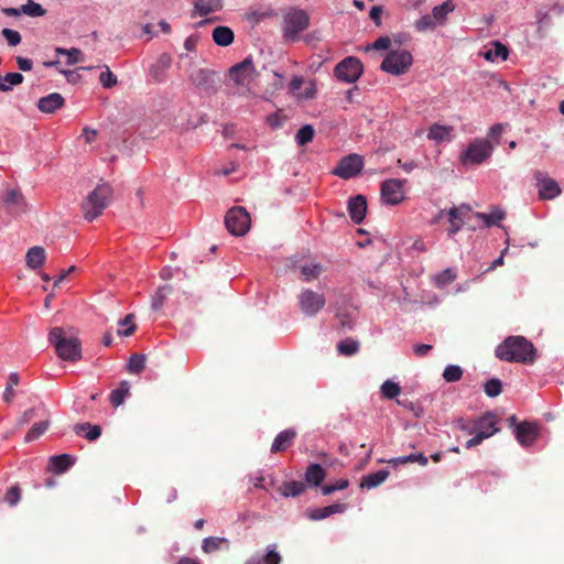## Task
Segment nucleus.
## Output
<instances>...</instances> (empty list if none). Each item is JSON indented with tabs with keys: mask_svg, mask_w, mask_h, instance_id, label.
Returning a JSON list of instances; mask_svg holds the SVG:
<instances>
[{
	"mask_svg": "<svg viewBox=\"0 0 564 564\" xmlns=\"http://www.w3.org/2000/svg\"><path fill=\"white\" fill-rule=\"evenodd\" d=\"M413 63V57L409 51H390L383 58L380 69L388 74L399 76L408 72Z\"/></svg>",
	"mask_w": 564,
	"mask_h": 564,
	"instance_id": "obj_5",
	"label": "nucleus"
},
{
	"mask_svg": "<svg viewBox=\"0 0 564 564\" xmlns=\"http://www.w3.org/2000/svg\"><path fill=\"white\" fill-rule=\"evenodd\" d=\"M130 383L127 380H123L119 383V387L111 391L110 393V402L115 408L123 404L126 397L129 394Z\"/></svg>",
	"mask_w": 564,
	"mask_h": 564,
	"instance_id": "obj_31",
	"label": "nucleus"
},
{
	"mask_svg": "<svg viewBox=\"0 0 564 564\" xmlns=\"http://www.w3.org/2000/svg\"><path fill=\"white\" fill-rule=\"evenodd\" d=\"M381 393L384 398L392 400L400 393V387L398 383L387 380L381 386Z\"/></svg>",
	"mask_w": 564,
	"mask_h": 564,
	"instance_id": "obj_49",
	"label": "nucleus"
},
{
	"mask_svg": "<svg viewBox=\"0 0 564 564\" xmlns=\"http://www.w3.org/2000/svg\"><path fill=\"white\" fill-rule=\"evenodd\" d=\"M21 497V487L18 484H15L6 491L2 501L7 503L9 507H15L20 502Z\"/></svg>",
	"mask_w": 564,
	"mask_h": 564,
	"instance_id": "obj_41",
	"label": "nucleus"
},
{
	"mask_svg": "<svg viewBox=\"0 0 564 564\" xmlns=\"http://www.w3.org/2000/svg\"><path fill=\"white\" fill-rule=\"evenodd\" d=\"M174 286L172 284L160 285L151 299V308L154 312H159L163 306L169 296L173 293Z\"/></svg>",
	"mask_w": 564,
	"mask_h": 564,
	"instance_id": "obj_23",
	"label": "nucleus"
},
{
	"mask_svg": "<svg viewBox=\"0 0 564 564\" xmlns=\"http://www.w3.org/2000/svg\"><path fill=\"white\" fill-rule=\"evenodd\" d=\"M368 204L366 196L358 194L348 200V213L355 224H361L367 215Z\"/></svg>",
	"mask_w": 564,
	"mask_h": 564,
	"instance_id": "obj_16",
	"label": "nucleus"
},
{
	"mask_svg": "<svg viewBox=\"0 0 564 564\" xmlns=\"http://www.w3.org/2000/svg\"><path fill=\"white\" fill-rule=\"evenodd\" d=\"M172 57L167 53H162L156 63L151 66L150 74L158 83L163 80L164 72L171 66Z\"/></svg>",
	"mask_w": 564,
	"mask_h": 564,
	"instance_id": "obj_25",
	"label": "nucleus"
},
{
	"mask_svg": "<svg viewBox=\"0 0 564 564\" xmlns=\"http://www.w3.org/2000/svg\"><path fill=\"white\" fill-rule=\"evenodd\" d=\"M495 434V430L491 431H478L476 435L466 442V447L471 448L479 445L484 440Z\"/></svg>",
	"mask_w": 564,
	"mask_h": 564,
	"instance_id": "obj_52",
	"label": "nucleus"
},
{
	"mask_svg": "<svg viewBox=\"0 0 564 564\" xmlns=\"http://www.w3.org/2000/svg\"><path fill=\"white\" fill-rule=\"evenodd\" d=\"M314 135H315V129L313 128V126L304 124L296 132L295 141L299 147H304L313 140Z\"/></svg>",
	"mask_w": 564,
	"mask_h": 564,
	"instance_id": "obj_38",
	"label": "nucleus"
},
{
	"mask_svg": "<svg viewBox=\"0 0 564 564\" xmlns=\"http://www.w3.org/2000/svg\"><path fill=\"white\" fill-rule=\"evenodd\" d=\"M86 430H87V433H86L85 437L90 442L96 441L101 435L100 425H91L90 423H78L74 426V432L76 434H80L82 432H84Z\"/></svg>",
	"mask_w": 564,
	"mask_h": 564,
	"instance_id": "obj_33",
	"label": "nucleus"
},
{
	"mask_svg": "<svg viewBox=\"0 0 564 564\" xmlns=\"http://www.w3.org/2000/svg\"><path fill=\"white\" fill-rule=\"evenodd\" d=\"M1 206L12 217H18L28 210L26 199L19 188L9 189L1 198Z\"/></svg>",
	"mask_w": 564,
	"mask_h": 564,
	"instance_id": "obj_11",
	"label": "nucleus"
},
{
	"mask_svg": "<svg viewBox=\"0 0 564 564\" xmlns=\"http://www.w3.org/2000/svg\"><path fill=\"white\" fill-rule=\"evenodd\" d=\"M15 61L21 70L29 72L32 69L33 62L30 58L17 56Z\"/></svg>",
	"mask_w": 564,
	"mask_h": 564,
	"instance_id": "obj_63",
	"label": "nucleus"
},
{
	"mask_svg": "<svg viewBox=\"0 0 564 564\" xmlns=\"http://www.w3.org/2000/svg\"><path fill=\"white\" fill-rule=\"evenodd\" d=\"M112 193L113 189L109 183L101 182L98 184L82 203L84 218L87 221H93L99 217L108 207Z\"/></svg>",
	"mask_w": 564,
	"mask_h": 564,
	"instance_id": "obj_3",
	"label": "nucleus"
},
{
	"mask_svg": "<svg viewBox=\"0 0 564 564\" xmlns=\"http://www.w3.org/2000/svg\"><path fill=\"white\" fill-rule=\"evenodd\" d=\"M390 471L388 469H380L376 473L368 474L362 477L360 487L372 489L381 485L389 477Z\"/></svg>",
	"mask_w": 564,
	"mask_h": 564,
	"instance_id": "obj_27",
	"label": "nucleus"
},
{
	"mask_svg": "<svg viewBox=\"0 0 564 564\" xmlns=\"http://www.w3.org/2000/svg\"><path fill=\"white\" fill-rule=\"evenodd\" d=\"M64 104L65 99L61 94L52 93L39 99L37 108L44 113H54L57 109L62 108Z\"/></svg>",
	"mask_w": 564,
	"mask_h": 564,
	"instance_id": "obj_18",
	"label": "nucleus"
},
{
	"mask_svg": "<svg viewBox=\"0 0 564 564\" xmlns=\"http://www.w3.org/2000/svg\"><path fill=\"white\" fill-rule=\"evenodd\" d=\"M362 167L364 158L359 154L351 153L340 159L337 166L333 170V174L343 180H349L357 176Z\"/></svg>",
	"mask_w": 564,
	"mask_h": 564,
	"instance_id": "obj_9",
	"label": "nucleus"
},
{
	"mask_svg": "<svg viewBox=\"0 0 564 564\" xmlns=\"http://www.w3.org/2000/svg\"><path fill=\"white\" fill-rule=\"evenodd\" d=\"M194 8L199 15L204 17L212 12L219 11L223 8V3L221 0H196Z\"/></svg>",
	"mask_w": 564,
	"mask_h": 564,
	"instance_id": "obj_29",
	"label": "nucleus"
},
{
	"mask_svg": "<svg viewBox=\"0 0 564 564\" xmlns=\"http://www.w3.org/2000/svg\"><path fill=\"white\" fill-rule=\"evenodd\" d=\"M405 180L389 178L381 183V198L387 205H399L404 199Z\"/></svg>",
	"mask_w": 564,
	"mask_h": 564,
	"instance_id": "obj_14",
	"label": "nucleus"
},
{
	"mask_svg": "<svg viewBox=\"0 0 564 564\" xmlns=\"http://www.w3.org/2000/svg\"><path fill=\"white\" fill-rule=\"evenodd\" d=\"M191 80L196 87L203 89L208 95L216 94L221 83L218 72L206 68H200L192 74Z\"/></svg>",
	"mask_w": 564,
	"mask_h": 564,
	"instance_id": "obj_8",
	"label": "nucleus"
},
{
	"mask_svg": "<svg viewBox=\"0 0 564 564\" xmlns=\"http://www.w3.org/2000/svg\"><path fill=\"white\" fill-rule=\"evenodd\" d=\"M347 505L346 503H334L324 508H316L308 510V518L313 521H318L326 519L327 517L335 514V513H343L346 511Z\"/></svg>",
	"mask_w": 564,
	"mask_h": 564,
	"instance_id": "obj_21",
	"label": "nucleus"
},
{
	"mask_svg": "<svg viewBox=\"0 0 564 564\" xmlns=\"http://www.w3.org/2000/svg\"><path fill=\"white\" fill-rule=\"evenodd\" d=\"M415 28L420 32L432 30L435 28V20L433 17L425 14L415 22Z\"/></svg>",
	"mask_w": 564,
	"mask_h": 564,
	"instance_id": "obj_54",
	"label": "nucleus"
},
{
	"mask_svg": "<svg viewBox=\"0 0 564 564\" xmlns=\"http://www.w3.org/2000/svg\"><path fill=\"white\" fill-rule=\"evenodd\" d=\"M282 561L281 555L276 552V545L272 544L268 547L267 553L262 557V562L258 561L257 564H280Z\"/></svg>",
	"mask_w": 564,
	"mask_h": 564,
	"instance_id": "obj_48",
	"label": "nucleus"
},
{
	"mask_svg": "<svg viewBox=\"0 0 564 564\" xmlns=\"http://www.w3.org/2000/svg\"><path fill=\"white\" fill-rule=\"evenodd\" d=\"M326 478V471L322 465L312 463L307 466L305 471V481L311 487H322L323 481Z\"/></svg>",
	"mask_w": 564,
	"mask_h": 564,
	"instance_id": "obj_20",
	"label": "nucleus"
},
{
	"mask_svg": "<svg viewBox=\"0 0 564 564\" xmlns=\"http://www.w3.org/2000/svg\"><path fill=\"white\" fill-rule=\"evenodd\" d=\"M433 346L429 344H416L413 346L414 354L417 357H424L427 352L432 350Z\"/></svg>",
	"mask_w": 564,
	"mask_h": 564,
	"instance_id": "obj_64",
	"label": "nucleus"
},
{
	"mask_svg": "<svg viewBox=\"0 0 564 564\" xmlns=\"http://www.w3.org/2000/svg\"><path fill=\"white\" fill-rule=\"evenodd\" d=\"M359 349V343L352 338H346L337 344V350L344 356H351Z\"/></svg>",
	"mask_w": 564,
	"mask_h": 564,
	"instance_id": "obj_44",
	"label": "nucleus"
},
{
	"mask_svg": "<svg viewBox=\"0 0 564 564\" xmlns=\"http://www.w3.org/2000/svg\"><path fill=\"white\" fill-rule=\"evenodd\" d=\"M19 384V375L17 372H11L8 378V384L3 392V400L7 403H10L14 397L13 386Z\"/></svg>",
	"mask_w": 564,
	"mask_h": 564,
	"instance_id": "obj_47",
	"label": "nucleus"
},
{
	"mask_svg": "<svg viewBox=\"0 0 564 564\" xmlns=\"http://www.w3.org/2000/svg\"><path fill=\"white\" fill-rule=\"evenodd\" d=\"M453 128L448 126L433 124L429 131V139L443 141L448 140Z\"/></svg>",
	"mask_w": 564,
	"mask_h": 564,
	"instance_id": "obj_37",
	"label": "nucleus"
},
{
	"mask_svg": "<svg viewBox=\"0 0 564 564\" xmlns=\"http://www.w3.org/2000/svg\"><path fill=\"white\" fill-rule=\"evenodd\" d=\"M306 490V485L302 481L292 480V481H284L279 487V492L283 497H299Z\"/></svg>",
	"mask_w": 564,
	"mask_h": 564,
	"instance_id": "obj_28",
	"label": "nucleus"
},
{
	"mask_svg": "<svg viewBox=\"0 0 564 564\" xmlns=\"http://www.w3.org/2000/svg\"><path fill=\"white\" fill-rule=\"evenodd\" d=\"M484 389H485V393L489 397V398H496L498 397L501 391H502V382L501 380L497 379V378H491L489 379L485 386H484Z\"/></svg>",
	"mask_w": 564,
	"mask_h": 564,
	"instance_id": "obj_45",
	"label": "nucleus"
},
{
	"mask_svg": "<svg viewBox=\"0 0 564 564\" xmlns=\"http://www.w3.org/2000/svg\"><path fill=\"white\" fill-rule=\"evenodd\" d=\"M228 74L238 86H246L251 78L259 75L254 68L251 56H248L242 62L232 65L228 69Z\"/></svg>",
	"mask_w": 564,
	"mask_h": 564,
	"instance_id": "obj_13",
	"label": "nucleus"
},
{
	"mask_svg": "<svg viewBox=\"0 0 564 564\" xmlns=\"http://www.w3.org/2000/svg\"><path fill=\"white\" fill-rule=\"evenodd\" d=\"M463 369L456 365H449L444 369L443 378L446 382H456L460 380Z\"/></svg>",
	"mask_w": 564,
	"mask_h": 564,
	"instance_id": "obj_46",
	"label": "nucleus"
},
{
	"mask_svg": "<svg viewBox=\"0 0 564 564\" xmlns=\"http://www.w3.org/2000/svg\"><path fill=\"white\" fill-rule=\"evenodd\" d=\"M391 45V39L388 36V35H383V36H380L378 37L371 45H368L366 47V51H369V50H377V51H380V50H388Z\"/></svg>",
	"mask_w": 564,
	"mask_h": 564,
	"instance_id": "obj_56",
	"label": "nucleus"
},
{
	"mask_svg": "<svg viewBox=\"0 0 564 564\" xmlns=\"http://www.w3.org/2000/svg\"><path fill=\"white\" fill-rule=\"evenodd\" d=\"M348 486H349V480L343 478V479L337 480L333 485L328 484V485L322 486V494L324 496H328V495H332L333 492H335L336 490H344Z\"/></svg>",
	"mask_w": 564,
	"mask_h": 564,
	"instance_id": "obj_50",
	"label": "nucleus"
},
{
	"mask_svg": "<svg viewBox=\"0 0 564 564\" xmlns=\"http://www.w3.org/2000/svg\"><path fill=\"white\" fill-rule=\"evenodd\" d=\"M337 319L339 321V327L341 329H352L354 327V323L350 319L349 315L348 314H344V313H337L336 315Z\"/></svg>",
	"mask_w": 564,
	"mask_h": 564,
	"instance_id": "obj_62",
	"label": "nucleus"
},
{
	"mask_svg": "<svg viewBox=\"0 0 564 564\" xmlns=\"http://www.w3.org/2000/svg\"><path fill=\"white\" fill-rule=\"evenodd\" d=\"M20 11H23V14L36 18L43 17L46 14V10L37 2L33 0H28L24 4L20 7Z\"/></svg>",
	"mask_w": 564,
	"mask_h": 564,
	"instance_id": "obj_36",
	"label": "nucleus"
},
{
	"mask_svg": "<svg viewBox=\"0 0 564 564\" xmlns=\"http://www.w3.org/2000/svg\"><path fill=\"white\" fill-rule=\"evenodd\" d=\"M383 12V8L381 6H375L371 8L369 12V18L373 21L377 26L381 25V14Z\"/></svg>",
	"mask_w": 564,
	"mask_h": 564,
	"instance_id": "obj_61",
	"label": "nucleus"
},
{
	"mask_svg": "<svg viewBox=\"0 0 564 564\" xmlns=\"http://www.w3.org/2000/svg\"><path fill=\"white\" fill-rule=\"evenodd\" d=\"M516 438L522 446H530L536 440L539 426L535 423L521 422L516 425Z\"/></svg>",
	"mask_w": 564,
	"mask_h": 564,
	"instance_id": "obj_17",
	"label": "nucleus"
},
{
	"mask_svg": "<svg viewBox=\"0 0 564 564\" xmlns=\"http://www.w3.org/2000/svg\"><path fill=\"white\" fill-rule=\"evenodd\" d=\"M1 34L10 46H17L21 43L22 37L18 31L6 28L1 31Z\"/></svg>",
	"mask_w": 564,
	"mask_h": 564,
	"instance_id": "obj_53",
	"label": "nucleus"
},
{
	"mask_svg": "<svg viewBox=\"0 0 564 564\" xmlns=\"http://www.w3.org/2000/svg\"><path fill=\"white\" fill-rule=\"evenodd\" d=\"M75 463V458L68 454H61L50 457V469L56 474L65 473Z\"/></svg>",
	"mask_w": 564,
	"mask_h": 564,
	"instance_id": "obj_24",
	"label": "nucleus"
},
{
	"mask_svg": "<svg viewBox=\"0 0 564 564\" xmlns=\"http://www.w3.org/2000/svg\"><path fill=\"white\" fill-rule=\"evenodd\" d=\"M67 56H68V59H67L68 65H74V64H77L83 61V53L79 48H76V47L69 48Z\"/></svg>",
	"mask_w": 564,
	"mask_h": 564,
	"instance_id": "obj_59",
	"label": "nucleus"
},
{
	"mask_svg": "<svg viewBox=\"0 0 564 564\" xmlns=\"http://www.w3.org/2000/svg\"><path fill=\"white\" fill-rule=\"evenodd\" d=\"M492 153V145L488 140H475L469 143L462 161L464 164H480L486 161Z\"/></svg>",
	"mask_w": 564,
	"mask_h": 564,
	"instance_id": "obj_10",
	"label": "nucleus"
},
{
	"mask_svg": "<svg viewBox=\"0 0 564 564\" xmlns=\"http://www.w3.org/2000/svg\"><path fill=\"white\" fill-rule=\"evenodd\" d=\"M250 215L245 207H231L225 216L227 230L237 237L245 236L250 228Z\"/></svg>",
	"mask_w": 564,
	"mask_h": 564,
	"instance_id": "obj_6",
	"label": "nucleus"
},
{
	"mask_svg": "<svg viewBox=\"0 0 564 564\" xmlns=\"http://www.w3.org/2000/svg\"><path fill=\"white\" fill-rule=\"evenodd\" d=\"M496 357L508 362L533 364L536 358V349L523 336H508L496 348Z\"/></svg>",
	"mask_w": 564,
	"mask_h": 564,
	"instance_id": "obj_1",
	"label": "nucleus"
},
{
	"mask_svg": "<svg viewBox=\"0 0 564 564\" xmlns=\"http://www.w3.org/2000/svg\"><path fill=\"white\" fill-rule=\"evenodd\" d=\"M404 459L408 460V463H419L421 466H425L429 463L427 457L422 453L406 455Z\"/></svg>",
	"mask_w": 564,
	"mask_h": 564,
	"instance_id": "obj_60",
	"label": "nucleus"
},
{
	"mask_svg": "<svg viewBox=\"0 0 564 564\" xmlns=\"http://www.w3.org/2000/svg\"><path fill=\"white\" fill-rule=\"evenodd\" d=\"M46 260L45 249L41 246H34L26 251L25 264L31 270H37L43 267Z\"/></svg>",
	"mask_w": 564,
	"mask_h": 564,
	"instance_id": "obj_19",
	"label": "nucleus"
},
{
	"mask_svg": "<svg viewBox=\"0 0 564 564\" xmlns=\"http://www.w3.org/2000/svg\"><path fill=\"white\" fill-rule=\"evenodd\" d=\"M455 425L460 431L467 432L468 434H474L477 431L476 421L470 423L466 422L463 417L455 420Z\"/></svg>",
	"mask_w": 564,
	"mask_h": 564,
	"instance_id": "obj_57",
	"label": "nucleus"
},
{
	"mask_svg": "<svg viewBox=\"0 0 564 564\" xmlns=\"http://www.w3.org/2000/svg\"><path fill=\"white\" fill-rule=\"evenodd\" d=\"M325 304V296L310 289L303 290L299 295L300 310L305 316L316 315Z\"/></svg>",
	"mask_w": 564,
	"mask_h": 564,
	"instance_id": "obj_12",
	"label": "nucleus"
},
{
	"mask_svg": "<svg viewBox=\"0 0 564 564\" xmlns=\"http://www.w3.org/2000/svg\"><path fill=\"white\" fill-rule=\"evenodd\" d=\"M456 279V274L452 269H445L436 276V283L438 285H447Z\"/></svg>",
	"mask_w": 564,
	"mask_h": 564,
	"instance_id": "obj_55",
	"label": "nucleus"
},
{
	"mask_svg": "<svg viewBox=\"0 0 564 564\" xmlns=\"http://www.w3.org/2000/svg\"><path fill=\"white\" fill-rule=\"evenodd\" d=\"M48 341L54 346L56 355L62 360L75 362L83 357L80 340L76 337H66L63 327L51 328Z\"/></svg>",
	"mask_w": 564,
	"mask_h": 564,
	"instance_id": "obj_2",
	"label": "nucleus"
},
{
	"mask_svg": "<svg viewBox=\"0 0 564 564\" xmlns=\"http://www.w3.org/2000/svg\"><path fill=\"white\" fill-rule=\"evenodd\" d=\"M213 40L219 46H228L234 42L235 34L234 31L224 25H218L213 30Z\"/></svg>",
	"mask_w": 564,
	"mask_h": 564,
	"instance_id": "obj_26",
	"label": "nucleus"
},
{
	"mask_svg": "<svg viewBox=\"0 0 564 564\" xmlns=\"http://www.w3.org/2000/svg\"><path fill=\"white\" fill-rule=\"evenodd\" d=\"M223 545L229 549V541L225 538L209 536L203 540L202 550L209 554L220 550Z\"/></svg>",
	"mask_w": 564,
	"mask_h": 564,
	"instance_id": "obj_32",
	"label": "nucleus"
},
{
	"mask_svg": "<svg viewBox=\"0 0 564 564\" xmlns=\"http://www.w3.org/2000/svg\"><path fill=\"white\" fill-rule=\"evenodd\" d=\"M534 177L541 199H553L561 194V188L555 180L545 176L542 172H536Z\"/></svg>",
	"mask_w": 564,
	"mask_h": 564,
	"instance_id": "obj_15",
	"label": "nucleus"
},
{
	"mask_svg": "<svg viewBox=\"0 0 564 564\" xmlns=\"http://www.w3.org/2000/svg\"><path fill=\"white\" fill-rule=\"evenodd\" d=\"M48 426H50L48 420L34 423L32 425V427L30 429V431L26 433L24 441L26 443H30V442L37 440L41 435H43L45 433V431L48 429Z\"/></svg>",
	"mask_w": 564,
	"mask_h": 564,
	"instance_id": "obj_39",
	"label": "nucleus"
},
{
	"mask_svg": "<svg viewBox=\"0 0 564 564\" xmlns=\"http://www.w3.org/2000/svg\"><path fill=\"white\" fill-rule=\"evenodd\" d=\"M310 25V15L302 9L291 8L282 20V31L286 40L296 41L299 34Z\"/></svg>",
	"mask_w": 564,
	"mask_h": 564,
	"instance_id": "obj_4",
	"label": "nucleus"
},
{
	"mask_svg": "<svg viewBox=\"0 0 564 564\" xmlns=\"http://www.w3.org/2000/svg\"><path fill=\"white\" fill-rule=\"evenodd\" d=\"M99 82L105 88H112L118 83L117 76L112 74L108 66H106V72L99 75Z\"/></svg>",
	"mask_w": 564,
	"mask_h": 564,
	"instance_id": "obj_51",
	"label": "nucleus"
},
{
	"mask_svg": "<svg viewBox=\"0 0 564 564\" xmlns=\"http://www.w3.org/2000/svg\"><path fill=\"white\" fill-rule=\"evenodd\" d=\"M147 356L144 354H133L127 365L130 373L140 375L145 368Z\"/></svg>",
	"mask_w": 564,
	"mask_h": 564,
	"instance_id": "obj_35",
	"label": "nucleus"
},
{
	"mask_svg": "<svg viewBox=\"0 0 564 564\" xmlns=\"http://www.w3.org/2000/svg\"><path fill=\"white\" fill-rule=\"evenodd\" d=\"M301 274L303 275L304 281H311L317 279L319 274L324 271L323 267L319 263L305 264L300 268Z\"/></svg>",
	"mask_w": 564,
	"mask_h": 564,
	"instance_id": "obj_43",
	"label": "nucleus"
},
{
	"mask_svg": "<svg viewBox=\"0 0 564 564\" xmlns=\"http://www.w3.org/2000/svg\"><path fill=\"white\" fill-rule=\"evenodd\" d=\"M494 416L492 412H486L482 416L476 420V432L495 430V433H497L499 429L496 426V422L492 421Z\"/></svg>",
	"mask_w": 564,
	"mask_h": 564,
	"instance_id": "obj_42",
	"label": "nucleus"
},
{
	"mask_svg": "<svg viewBox=\"0 0 564 564\" xmlns=\"http://www.w3.org/2000/svg\"><path fill=\"white\" fill-rule=\"evenodd\" d=\"M364 74V65L358 57L347 56L334 68L335 77L348 84L356 83Z\"/></svg>",
	"mask_w": 564,
	"mask_h": 564,
	"instance_id": "obj_7",
	"label": "nucleus"
},
{
	"mask_svg": "<svg viewBox=\"0 0 564 564\" xmlns=\"http://www.w3.org/2000/svg\"><path fill=\"white\" fill-rule=\"evenodd\" d=\"M296 436V432L293 429H288L279 433L271 446L272 453L284 452L293 442Z\"/></svg>",
	"mask_w": 564,
	"mask_h": 564,
	"instance_id": "obj_22",
	"label": "nucleus"
},
{
	"mask_svg": "<svg viewBox=\"0 0 564 564\" xmlns=\"http://www.w3.org/2000/svg\"><path fill=\"white\" fill-rule=\"evenodd\" d=\"M23 75L21 73H8L3 76V83H8V86H17L23 83Z\"/></svg>",
	"mask_w": 564,
	"mask_h": 564,
	"instance_id": "obj_58",
	"label": "nucleus"
},
{
	"mask_svg": "<svg viewBox=\"0 0 564 564\" xmlns=\"http://www.w3.org/2000/svg\"><path fill=\"white\" fill-rule=\"evenodd\" d=\"M509 55V50L506 45H503L500 42H495L494 47L485 52L484 57L487 61L494 62L496 58H501L502 61H506Z\"/></svg>",
	"mask_w": 564,
	"mask_h": 564,
	"instance_id": "obj_34",
	"label": "nucleus"
},
{
	"mask_svg": "<svg viewBox=\"0 0 564 564\" xmlns=\"http://www.w3.org/2000/svg\"><path fill=\"white\" fill-rule=\"evenodd\" d=\"M454 10L455 3L453 2V0H446L442 4L433 8V19L440 24H443L447 19V14L453 12Z\"/></svg>",
	"mask_w": 564,
	"mask_h": 564,
	"instance_id": "obj_30",
	"label": "nucleus"
},
{
	"mask_svg": "<svg viewBox=\"0 0 564 564\" xmlns=\"http://www.w3.org/2000/svg\"><path fill=\"white\" fill-rule=\"evenodd\" d=\"M475 216L479 219H482L486 227H491L495 225H498L499 220H502L506 216L505 212L495 208V210L491 214H485V213H476Z\"/></svg>",
	"mask_w": 564,
	"mask_h": 564,
	"instance_id": "obj_40",
	"label": "nucleus"
}]
</instances>
